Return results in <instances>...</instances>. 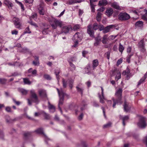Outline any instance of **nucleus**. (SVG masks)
<instances>
[{
	"label": "nucleus",
	"mask_w": 147,
	"mask_h": 147,
	"mask_svg": "<svg viewBox=\"0 0 147 147\" xmlns=\"http://www.w3.org/2000/svg\"><path fill=\"white\" fill-rule=\"evenodd\" d=\"M47 19L52 28L54 29H56L57 27L61 28L63 26V22L60 20H58L52 16L49 17L47 18Z\"/></svg>",
	"instance_id": "1"
},
{
	"label": "nucleus",
	"mask_w": 147,
	"mask_h": 147,
	"mask_svg": "<svg viewBox=\"0 0 147 147\" xmlns=\"http://www.w3.org/2000/svg\"><path fill=\"white\" fill-rule=\"evenodd\" d=\"M122 89L121 88H119L117 90L115 93V95L117 98L115 100L113 98H112L113 102V108L115 107V106L116 103H120L121 104V98L122 94Z\"/></svg>",
	"instance_id": "2"
},
{
	"label": "nucleus",
	"mask_w": 147,
	"mask_h": 147,
	"mask_svg": "<svg viewBox=\"0 0 147 147\" xmlns=\"http://www.w3.org/2000/svg\"><path fill=\"white\" fill-rule=\"evenodd\" d=\"M98 28V25L96 23H94L92 27L91 24L89 25L87 27V32L90 36L93 37L94 32L93 30H96Z\"/></svg>",
	"instance_id": "3"
},
{
	"label": "nucleus",
	"mask_w": 147,
	"mask_h": 147,
	"mask_svg": "<svg viewBox=\"0 0 147 147\" xmlns=\"http://www.w3.org/2000/svg\"><path fill=\"white\" fill-rule=\"evenodd\" d=\"M130 16L126 12L120 13L118 15L119 19L121 21H125L129 19Z\"/></svg>",
	"instance_id": "4"
},
{
	"label": "nucleus",
	"mask_w": 147,
	"mask_h": 147,
	"mask_svg": "<svg viewBox=\"0 0 147 147\" xmlns=\"http://www.w3.org/2000/svg\"><path fill=\"white\" fill-rule=\"evenodd\" d=\"M137 125L138 127L142 129L145 128L146 126L145 118L143 117H141L137 123Z\"/></svg>",
	"instance_id": "5"
},
{
	"label": "nucleus",
	"mask_w": 147,
	"mask_h": 147,
	"mask_svg": "<svg viewBox=\"0 0 147 147\" xmlns=\"http://www.w3.org/2000/svg\"><path fill=\"white\" fill-rule=\"evenodd\" d=\"M13 21L16 27L18 29H21L22 25L21 20L18 18L14 17L13 19Z\"/></svg>",
	"instance_id": "6"
},
{
	"label": "nucleus",
	"mask_w": 147,
	"mask_h": 147,
	"mask_svg": "<svg viewBox=\"0 0 147 147\" xmlns=\"http://www.w3.org/2000/svg\"><path fill=\"white\" fill-rule=\"evenodd\" d=\"M31 94V97L33 99V102L36 103H38L39 102L38 96L35 92L34 90H31L30 91Z\"/></svg>",
	"instance_id": "7"
},
{
	"label": "nucleus",
	"mask_w": 147,
	"mask_h": 147,
	"mask_svg": "<svg viewBox=\"0 0 147 147\" xmlns=\"http://www.w3.org/2000/svg\"><path fill=\"white\" fill-rule=\"evenodd\" d=\"M34 131L37 134H42L43 135H44L45 138V141L46 142L47 144H48L46 140H49V139L47 138V137L46 136V135L44 133L43 128H38L36 130H35Z\"/></svg>",
	"instance_id": "8"
},
{
	"label": "nucleus",
	"mask_w": 147,
	"mask_h": 147,
	"mask_svg": "<svg viewBox=\"0 0 147 147\" xmlns=\"http://www.w3.org/2000/svg\"><path fill=\"white\" fill-rule=\"evenodd\" d=\"M38 94L40 97L42 98H47V95L45 90L40 89L38 90Z\"/></svg>",
	"instance_id": "9"
},
{
	"label": "nucleus",
	"mask_w": 147,
	"mask_h": 147,
	"mask_svg": "<svg viewBox=\"0 0 147 147\" xmlns=\"http://www.w3.org/2000/svg\"><path fill=\"white\" fill-rule=\"evenodd\" d=\"M109 4H111V6L114 8L119 10H121V7L119 6L118 3L116 2H114L113 3H109Z\"/></svg>",
	"instance_id": "10"
},
{
	"label": "nucleus",
	"mask_w": 147,
	"mask_h": 147,
	"mask_svg": "<svg viewBox=\"0 0 147 147\" xmlns=\"http://www.w3.org/2000/svg\"><path fill=\"white\" fill-rule=\"evenodd\" d=\"M123 108L124 111L126 112H128L131 109L130 106L129 105V104L126 101H124Z\"/></svg>",
	"instance_id": "11"
},
{
	"label": "nucleus",
	"mask_w": 147,
	"mask_h": 147,
	"mask_svg": "<svg viewBox=\"0 0 147 147\" xmlns=\"http://www.w3.org/2000/svg\"><path fill=\"white\" fill-rule=\"evenodd\" d=\"M71 29V28L70 26H65L62 27V32L65 34L68 33L69 31Z\"/></svg>",
	"instance_id": "12"
},
{
	"label": "nucleus",
	"mask_w": 147,
	"mask_h": 147,
	"mask_svg": "<svg viewBox=\"0 0 147 147\" xmlns=\"http://www.w3.org/2000/svg\"><path fill=\"white\" fill-rule=\"evenodd\" d=\"M101 38L99 35L97 36L95 38V42L94 43V45L95 46H97L100 45L101 41Z\"/></svg>",
	"instance_id": "13"
},
{
	"label": "nucleus",
	"mask_w": 147,
	"mask_h": 147,
	"mask_svg": "<svg viewBox=\"0 0 147 147\" xmlns=\"http://www.w3.org/2000/svg\"><path fill=\"white\" fill-rule=\"evenodd\" d=\"M115 27V26L113 25H111L107 26L105 28L104 30L102 31V32L104 34L106 33L109 31L110 29Z\"/></svg>",
	"instance_id": "14"
},
{
	"label": "nucleus",
	"mask_w": 147,
	"mask_h": 147,
	"mask_svg": "<svg viewBox=\"0 0 147 147\" xmlns=\"http://www.w3.org/2000/svg\"><path fill=\"white\" fill-rule=\"evenodd\" d=\"M122 74L126 75V78L127 80L129 78V76L130 75V69L129 68L127 67L126 70L124 71L123 73Z\"/></svg>",
	"instance_id": "15"
},
{
	"label": "nucleus",
	"mask_w": 147,
	"mask_h": 147,
	"mask_svg": "<svg viewBox=\"0 0 147 147\" xmlns=\"http://www.w3.org/2000/svg\"><path fill=\"white\" fill-rule=\"evenodd\" d=\"M147 78V71L144 74V76L138 82L137 86L140 85L141 84L144 82Z\"/></svg>",
	"instance_id": "16"
},
{
	"label": "nucleus",
	"mask_w": 147,
	"mask_h": 147,
	"mask_svg": "<svg viewBox=\"0 0 147 147\" xmlns=\"http://www.w3.org/2000/svg\"><path fill=\"white\" fill-rule=\"evenodd\" d=\"M147 78V71L144 74V76L138 82L137 86L140 85L141 84L144 82Z\"/></svg>",
	"instance_id": "17"
},
{
	"label": "nucleus",
	"mask_w": 147,
	"mask_h": 147,
	"mask_svg": "<svg viewBox=\"0 0 147 147\" xmlns=\"http://www.w3.org/2000/svg\"><path fill=\"white\" fill-rule=\"evenodd\" d=\"M49 106L48 107L49 110L50 112L52 113H53L55 112V108L54 106L51 105L49 102H48Z\"/></svg>",
	"instance_id": "18"
},
{
	"label": "nucleus",
	"mask_w": 147,
	"mask_h": 147,
	"mask_svg": "<svg viewBox=\"0 0 147 147\" xmlns=\"http://www.w3.org/2000/svg\"><path fill=\"white\" fill-rule=\"evenodd\" d=\"M106 12L107 13V15L108 16L110 17L113 14V10L112 8H108L107 9Z\"/></svg>",
	"instance_id": "19"
},
{
	"label": "nucleus",
	"mask_w": 147,
	"mask_h": 147,
	"mask_svg": "<svg viewBox=\"0 0 147 147\" xmlns=\"http://www.w3.org/2000/svg\"><path fill=\"white\" fill-rule=\"evenodd\" d=\"M38 11L39 13L41 15H44L45 13V11L44 8L40 5L38 8Z\"/></svg>",
	"instance_id": "20"
},
{
	"label": "nucleus",
	"mask_w": 147,
	"mask_h": 147,
	"mask_svg": "<svg viewBox=\"0 0 147 147\" xmlns=\"http://www.w3.org/2000/svg\"><path fill=\"white\" fill-rule=\"evenodd\" d=\"M41 113L43 114V117H44L45 119L46 120H49L50 118V115L46 113L44 111H41Z\"/></svg>",
	"instance_id": "21"
},
{
	"label": "nucleus",
	"mask_w": 147,
	"mask_h": 147,
	"mask_svg": "<svg viewBox=\"0 0 147 147\" xmlns=\"http://www.w3.org/2000/svg\"><path fill=\"white\" fill-rule=\"evenodd\" d=\"M65 95V94H63V95H61L60 96H59V100L58 105H63L64 99V97Z\"/></svg>",
	"instance_id": "22"
},
{
	"label": "nucleus",
	"mask_w": 147,
	"mask_h": 147,
	"mask_svg": "<svg viewBox=\"0 0 147 147\" xmlns=\"http://www.w3.org/2000/svg\"><path fill=\"white\" fill-rule=\"evenodd\" d=\"M92 63L93 69H94L98 65V60L97 59L94 60L92 61Z\"/></svg>",
	"instance_id": "23"
},
{
	"label": "nucleus",
	"mask_w": 147,
	"mask_h": 147,
	"mask_svg": "<svg viewBox=\"0 0 147 147\" xmlns=\"http://www.w3.org/2000/svg\"><path fill=\"white\" fill-rule=\"evenodd\" d=\"M86 102L85 100H83L81 103V106H82L81 108V110L82 111L85 109V107L87 105Z\"/></svg>",
	"instance_id": "24"
},
{
	"label": "nucleus",
	"mask_w": 147,
	"mask_h": 147,
	"mask_svg": "<svg viewBox=\"0 0 147 147\" xmlns=\"http://www.w3.org/2000/svg\"><path fill=\"white\" fill-rule=\"evenodd\" d=\"M108 4V3L106 0H102L100 1L98 5L100 6L106 5Z\"/></svg>",
	"instance_id": "25"
},
{
	"label": "nucleus",
	"mask_w": 147,
	"mask_h": 147,
	"mask_svg": "<svg viewBox=\"0 0 147 147\" xmlns=\"http://www.w3.org/2000/svg\"><path fill=\"white\" fill-rule=\"evenodd\" d=\"M4 3L7 5L8 7H12L13 6V5L10 1L9 0H7L5 1H4Z\"/></svg>",
	"instance_id": "26"
},
{
	"label": "nucleus",
	"mask_w": 147,
	"mask_h": 147,
	"mask_svg": "<svg viewBox=\"0 0 147 147\" xmlns=\"http://www.w3.org/2000/svg\"><path fill=\"white\" fill-rule=\"evenodd\" d=\"M82 0H69L68 1L69 5H72L76 3H80Z\"/></svg>",
	"instance_id": "27"
},
{
	"label": "nucleus",
	"mask_w": 147,
	"mask_h": 147,
	"mask_svg": "<svg viewBox=\"0 0 147 147\" xmlns=\"http://www.w3.org/2000/svg\"><path fill=\"white\" fill-rule=\"evenodd\" d=\"M138 47L140 48L145 47V44L143 39L141 40L138 43Z\"/></svg>",
	"instance_id": "28"
},
{
	"label": "nucleus",
	"mask_w": 147,
	"mask_h": 147,
	"mask_svg": "<svg viewBox=\"0 0 147 147\" xmlns=\"http://www.w3.org/2000/svg\"><path fill=\"white\" fill-rule=\"evenodd\" d=\"M102 14L100 12H98L96 16V20L98 22H100L101 19V15Z\"/></svg>",
	"instance_id": "29"
},
{
	"label": "nucleus",
	"mask_w": 147,
	"mask_h": 147,
	"mask_svg": "<svg viewBox=\"0 0 147 147\" xmlns=\"http://www.w3.org/2000/svg\"><path fill=\"white\" fill-rule=\"evenodd\" d=\"M31 134V132H28L24 133V139L25 140L27 139L30 136Z\"/></svg>",
	"instance_id": "30"
},
{
	"label": "nucleus",
	"mask_w": 147,
	"mask_h": 147,
	"mask_svg": "<svg viewBox=\"0 0 147 147\" xmlns=\"http://www.w3.org/2000/svg\"><path fill=\"white\" fill-rule=\"evenodd\" d=\"M19 91L23 95H26L28 92V91L23 88L18 89Z\"/></svg>",
	"instance_id": "31"
},
{
	"label": "nucleus",
	"mask_w": 147,
	"mask_h": 147,
	"mask_svg": "<svg viewBox=\"0 0 147 147\" xmlns=\"http://www.w3.org/2000/svg\"><path fill=\"white\" fill-rule=\"evenodd\" d=\"M60 70L59 69H56L55 70V74L56 78L58 80L59 78V74L60 73Z\"/></svg>",
	"instance_id": "32"
},
{
	"label": "nucleus",
	"mask_w": 147,
	"mask_h": 147,
	"mask_svg": "<svg viewBox=\"0 0 147 147\" xmlns=\"http://www.w3.org/2000/svg\"><path fill=\"white\" fill-rule=\"evenodd\" d=\"M23 82L24 84L30 85L31 84V82L28 78H23Z\"/></svg>",
	"instance_id": "33"
},
{
	"label": "nucleus",
	"mask_w": 147,
	"mask_h": 147,
	"mask_svg": "<svg viewBox=\"0 0 147 147\" xmlns=\"http://www.w3.org/2000/svg\"><path fill=\"white\" fill-rule=\"evenodd\" d=\"M77 35L75 34L73 36L72 40L74 42H78L80 41V40L78 37Z\"/></svg>",
	"instance_id": "34"
},
{
	"label": "nucleus",
	"mask_w": 147,
	"mask_h": 147,
	"mask_svg": "<svg viewBox=\"0 0 147 147\" xmlns=\"http://www.w3.org/2000/svg\"><path fill=\"white\" fill-rule=\"evenodd\" d=\"M143 24L142 21H138L136 23L135 25L136 27H141L143 26Z\"/></svg>",
	"instance_id": "35"
},
{
	"label": "nucleus",
	"mask_w": 147,
	"mask_h": 147,
	"mask_svg": "<svg viewBox=\"0 0 147 147\" xmlns=\"http://www.w3.org/2000/svg\"><path fill=\"white\" fill-rule=\"evenodd\" d=\"M143 11H145L146 13L142 16V18L144 20L147 21V10L144 9Z\"/></svg>",
	"instance_id": "36"
},
{
	"label": "nucleus",
	"mask_w": 147,
	"mask_h": 147,
	"mask_svg": "<svg viewBox=\"0 0 147 147\" xmlns=\"http://www.w3.org/2000/svg\"><path fill=\"white\" fill-rule=\"evenodd\" d=\"M77 91L78 92H80L82 95L83 94V89L79 87V85H77L76 87Z\"/></svg>",
	"instance_id": "37"
},
{
	"label": "nucleus",
	"mask_w": 147,
	"mask_h": 147,
	"mask_svg": "<svg viewBox=\"0 0 147 147\" xmlns=\"http://www.w3.org/2000/svg\"><path fill=\"white\" fill-rule=\"evenodd\" d=\"M108 35H105L103 38H102V43L105 44H106V43H107V38L108 37Z\"/></svg>",
	"instance_id": "38"
},
{
	"label": "nucleus",
	"mask_w": 147,
	"mask_h": 147,
	"mask_svg": "<svg viewBox=\"0 0 147 147\" xmlns=\"http://www.w3.org/2000/svg\"><path fill=\"white\" fill-rule=\"evenodd\" d=\"M119 51L122 53L124 49V48L121 43H120L119 47Z\"/></svg>",
	"instance_id": "39"
},
{
	"label": "nucleus",
	"mask_w": 147,
	"mask_h": 147,
	"mask_svg": "<svg viewBox=\"0 0 147 147\" xmlns=\"http://www.w3.org/2000/svg\"><path fill=\"white\" fill-rule=\"evenodd\" d=\"M133 55V53H131L130 54L128 55L126 57V61L129 63L130 62V59L131 57Z\"/></svg>",
	"instance_id": "40"
},
{
	"label": "nucleus",
	"mask_w": 147,
	"mask_h": 147,
	"mask_svg": "<svg viewBox=\"0 0 147 147\" xmlns=\"http://www.w3.org/2000/svg\"><path fill=\"white\" fill-rule=\"evenodd\" d=\"M7 80V79H6L0 78V83L1 84H5Z\"/></svg>",
	"instance_id": "41"
},
{
	"label": "nucleus",
	"mask_w": 147,
	"mask_h": 147,
	"mask_svg": "<svg viewBox=\"0 0 147 147\" xmlns=\"http://www.w3.org/2000/svg\"><path fill=\"white\" fill-rule=\"evenodd\" d=\"M43 77L45 79L48 80H50L51 79V77L48 74H45Z\"/></svg>",
	"instance_id": "42"
},
{
	"label": "nucleus",
	"mask_w": 147,
	"mask_h": 147,
	"mask_svg": "<svg viewBox=\"0 0 147 147\" xmlns=\"http://www.w3.org/2000/svg\"><path fill=\"white\" fill-rule=\"evenodd\" d=\"M69 86L71 89H72L73 86L74 81L73 80H70L69 81Z\"/></svg>",
	"instance_id": "43"
},
{
	"label": "nucleus",
	"mask_w": 147,
	"mask_h": 147,
	"mask_svg": "<svg viewBox=\"0 0 147 147\" xmlns=\"http://www.w3.org/2000/svg\"><path fill=\"white\" fill-rule=\"evenodd\" d=\"M16 2L18 3L21 7V9L23 11L24 10V7L22 3L19 1H18L17 0H16Z\"/></svg>",
	"instance_id": "44"
},
{
	"label": "nucleus",
	"mask_w": 147,
	"mask_h": 147,
	"mask_svg": "<svg viewBox=\"0 0 147 147\" xmlns=\"http://www.w3.org/2000/svg\"><path fill=\"white\" fill-rule=\"evenodd\" d=\"M90 5L92 12H95V7L96 6V5H94V4H92L91 3L90 4Z\"/></svg>",
	"instance_id": "45"
},
{
	"label": "nucleus",
	"mask_w": 147,
	"mask_h": 147,
	"mask_svg": "<svg viewBox=\"0 0 147 147\" xmlns=\"http://www.w3.org/2000/svg\"><path fill=\"white\" fill-rule=\"evenodd\" d=\"M84 69L85 70H87V71H91V67L90 64H88L86 67Z\"/></svg>",
	"instance_id": "46"
},
{
	"label": "nucleus",
	"mask_w": 147,
	"mask_h": 147,
	"mask_svg": "<svg viewBox=\"0 0 147 147\" xmlns=\"http://www.w3.org/2000/svg\"><path fill=\"white\" fill-rule=\"evenodd\" d=\"M48 28H44L42 31V33L43 34H47L48 33Z\"/></svg>",
	"instance_id": "47"
},
{
	"label": "nucleus",
	"mask_w": 147,
	"mask_h": 147,
	"mask_svg": "<svg viewBox=\"0 0 147 147\" xmlns=\"http://www.w3.org/2000/svg\"><path fill=\"white\" fill-rule=\"evenodd\" d=\"M62 80L63 86L64 88H65L67 86V82L65 81V79L63 78L62 79Z\"/></svg>",
	"instance_id": "48"
},
{
	"label": "nucleus",
	"mask_w": 147,
	"mask_h": 147,
	"mask_svg": "<svg viewBox=\"0 0 147 147\" xmlns=\"http://www.w3.org/2000/svg\"><path fill=\"white\" fill-rule=\"evenodd\" d=\"M110 51H108L105 54V55H106L107 59L109 60V59L110 58Z\"/></svg>",
	"instance_id": "49"
},
{
	"label": "nucleus",
	"mask_w": 147,
	"mask_h": 147,
	"mask_svg": "<svg viewBox=\"0 0 147 147\" xmlns=\"http://www.w3.org/2000/svg\"><path fill=\"white\" fill-rule=\"evenodd\" d=\"M24 34L26 33H30L31 32L30 31V29L29 27H27L25 29L24 32Z\"/></svg>",
	"instance_id": "50"
},
{
	"label": "nucleus",
	"mask_w": 147,
	"mask_h": 147,
	"mask_svg": "<svg viewBox=\"0 0 147 147\" xmlns=\"http://www.w3.org/2000/svg\"><path fill=\"white\" fill-rule=\"evenodd\" d=\"M57 90L58 91V92L59 96H61V95H63V94H65L62 90H61V91H60L59 89L57 88Z\"/></svg>",
	"instance_id": "51"
},
{
	"label": "nucleus",
	"mask_w": 147,
	"mask_h": 147,
	"mask_svg": "<svg viewBox=\"0 0 147 147\" xmlns=\"http://www.w3.org/2000/svg\"><path fill=\"white\" fill-rule=\"evenodd\" d=\"M29 23L31 25H32V26H34L35 27H38V26L37 25V24L34 22H33L32 21H31L30 22H29Z\"/></svg>",
	"instance_id": "52"
},
{
	"label": "nucleus",
	"mask_w": 147,
	"mask_h": 147,
	"mask_svg": "<svg viewBox=\"0 0 147 147\" xmlns=\"http://www.w3.org/2000/svg\"><path fill=\"white\" fill-rule=\"evenodd\" d=\"M80 26L79 25H75L73 28L74 30H76L79 29Z\"/></svg>",
	"instance_id": "53"
},
{
	"label": "nucleus",
	"mask_w": 147,
	"mask_h": 147,
	"mask_svg": "<svg viewBox=\"0 0 147 147\" xmlns=\"http://www.w3.org/2000/svg\"><path fill=\"white\" fill-rule=\"evenodd\" d=\"M75 34L77 35L78 37L81 40L82 38V34L81 33L76 32Z\"/></svg>",
	"instance_id": "54"
},
{
	"label": "nucleus",
	"mask_w": 147,
	"mask_h": 147,
	"mask_svg": "<svg viewBox=\"0 0 147 147\" xmlns=\"http://www.w3.org/2000/svg\"><path fill=\"white\" fill-rule=\"evenodd\" d=\"M37 71L36 69L33 70L32 72V74L33 76H35L37 75Z\"/></svg>",
	"instance_id": "55"
},
{
	"label": "nucleus",
	"mask_w": 147,
	"mask_h": 147,
	"mask_svg": "<svg viewBox=\"0 0 147 147\" xmlns=\"http://www.w3.org/2000/svg\"><path fill=\"white\" fill-rule=\"evenodd\" d=\"M121 78V74L120 72L118 73L117 74L116 77V79L118 80L119 79H120Z\"/></svg>",
	"instance_id": "56"
},
{
	"label": "nucleus",
	"mask_w": 147,
	"mask_h": 147,
	"mask_svg": "<svg viewBox=\"0 0 147 147\" xmlns=\"http://www.w3.org/2000/svg\"><path fill=\"white\" fill-rule=\"evenodd\" d=\"M99 98L100 99V103H104L105 102L104 100V99H105V98L104 97V98H102V96H101V95H99Z\"/></svg>",
	"instance_id": "57"
},
{
	"label": "nucleus",
	"mask_w": 147,
	"mask_h": 147,
	"mask_svg": "<svg viewBox=\"0 0 147 147\" xmlns=\"http://www.w3.org/2000/svg\"><path fill=\"white\" fill-rule=\"evenodd\" d=\"M111 123L110 122H109L107 124L104 125L103 126V127L104 128H107V127H110L111 126Z\"/></svg>",
	"instance_id": "58"
},
{
	"label": "nucleus",
	"mask_w": 147,
	"mask_h": 147,
	"mask_svg": "<svg viewBox=\"0 0 147 147\" xmlns=\"http://www.w3.org/2000/svg\"><path fill=\"white\" fill-rule=\"evenodd\" d=\"M22 52L24 53L29 52H30L29 49L26 48H23L22 51Z\"/></svg>",
	"instance_id": "59"
},
{
	"label": "nucleus",
	"mask_w": 147,
	"mask_h": 147,
	"mask_svg": "<svg viewBox=\"0 0 147 147\" xmlns=\"http://www.w3.org/2000/svg\"><path fill=\"white\" fill-rule=\"evenodd\" d=\"M93 106L95 107H98L99 106L98 104L95 101L93 102Z\"/></svg>",
	"instance_id": "60"
},
{
	"label": "nucleus",
	"mask_w": 147,
	"mask_h": 147,
	"mask_svg": "<svg viewBox=\"0 0 147 147\" xmlns=\"http://www.w3.org/2000/svg\"><path fill=\"white\" fill-rule=\"evenodd\" d=\"M69 64L70 66L73 68L74 70L75 69L76 67L75 65L73 63H72L71 62H69Z\"/></svg>",
	"instance_id": "61"
},
{
	"label": "nucleus",
	"mask_w": 147,
	"mask_h": 147,
	"mask_svg": "<svg viewBox=\"0 0 147 147\" xmlns=\"http://www.w3.org/2000/svg\"><path fill=\"white\" fill-rule=\"evenodd\" d=\"M4 134L2 131H0V138L2 139H3Z\"/></svg>",
	"instance_id": "62"
},
{
	"label": "nucleus",
	"mask_w": 147,
	"mask_h": 147,
	"mask_svg": "<svg viewBox=\"0 0 147 147\" xmlns=\"http://www.w3.org/2000/svg\"><path fill=\"white\" fill-rule=\"evenodd\" d=\"M13 100L16 105H19L20 104V102L18 101H16L15 99L13 98Z\"/></svg>",
	"instance_id": "63"
},
{
	"label": "nucleus",
	"mask_w": 147,
	"mask_h": 147,
	"mask_svg": "<svg viewBox=\"0 0 147 147\" xmlns=\"http://www.w3.org/2000/svg\"><path fill=\"white\" fill-rule=\"evenodd\" d=\"M122 62V59H119L117 62V64L118 65H120Z\"/></svg>",
	"instance_id": "64"
}]
</instances>
